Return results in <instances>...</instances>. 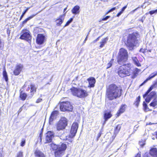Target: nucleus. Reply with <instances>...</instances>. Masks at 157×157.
<instances>
[{
	"label": "nucleus",
	"instance_id": "1",
	"mask_svg": "<svg viewBox=\"0 0 157 157\" xmlns=\"http://www.w3.org/2000/svg\"><path fill=\"white\" fill-rule=\"evenodd\" d=\"M122 89L115 84L110 85L107 88L106 97L109 100H112L120 97L121 95Z\"/></svg>",
	"mask_w": 157,
	"mask_h": 157
},
{
	"label": "nucleus",
	"instance_id": "2",
	"mask_svg": "<svg viewBox=\"0 0 157 157\" xmlns=\"http://www.w3.org/2000/svg\"><path fill=\"white\" fill-rule=\"evenodd\" d=\"M50 145L52 149L56 150L55 152V155L56 157H60L63 155L67 147L66 144L64 143L57 145L52 143Z\"/></svg>",
	"mask_w": 157,
	"mask_h": 157
},
{
	"label": "nucleus",
	"instance_id": "3",
	"mask_svg": "<svg viewBox=\"0 0 157 157\" xmlns=\"http://www.w3.org/2000/svg\"><path fill=\"white\" fill-rule=\"evenodd\" d=\"M131 64L127 63L120 67L117 71L119 76L121 78H123L131 75L132 71L131 69Z\"/></svg>",
	"mask_w": 157,
	"mask_h": 157
},
{
	"label": "nucleus",
	"instance_id": "4",
	"mask_svg": "<svg viewBox=\"0 0 157 157\" xmlns=\"http://www.w3.org/2000/svg\"><path fill=\"white\" fill-rule=\"evenodd\" d=\"M70 90L73 96L79 98H85L88 95L87 90L82 88L73 87L70 89Z\"/></svg>",
	"mask_w": 157,
	"mask_h": 157
},
{
	"label": "nucleus",
	"instance_id": "5",
	"mask_svg": "<svg viewBox=\"0 0 157 157\" xmlns=\"http://www.w3.org/2000/svg\"><path fill=\"white\" fill-rule=\"evenodd\" d=\"M128 58V52L127 50L121 48L120 49L117 58V62L120 64H122L127 60Z\"/></svg>",
	"mask_w": 157,
	"mask_h": 157
},
{
	"label": "nucleus",
	"instance_id": "6",
	"mask_svg": "<svg viewBox=\"0 0 157 157\" xmlns=\"http://www.w3.org/2000/svg\"><path fill=\"white\" fill-rule=\"evenodd\" d=\"M139 36V34L136 32H133L132 34H129L127 40L128 45L132 48L136 46L137 43V38Z\"/></svg>",
	"mask_w": 157,
	"mask_h": 157
},
{
	"label": "nucleus",
	"instance_id": "7",
	"mask_svg": "<svg viewBox=\"0 0 157 157\" xmlns=\"http://www.w3.org/2000/svg\"><path fill=\"white\" fill-rule=\"evenodd\" d=\"M67 121L66 118L62 117L56 124L57 130L59 131L65 129L67 125Z\"/></svg>",
	"mask_w": 157,
	"mask_h": 157
},
{
	"label": "nucleus",
	"instance_id": "8",
	"mask_svg": "<svg viewBox=\"0 0 157 157\" xmlns=\"http://www.w3.org/2000/svg\"><path fill=\"white\" fill-rule=\"evenodd\" d=\"M60 109L61 111L63 112L71 111L73 110V107L69 101H64L61 103Z\"/></svg>",
	"mask_w": 157,
	"mask_h": 157
},
{
	"label": "nucleus",
	"instance_id": "9",
	"mask_svg": "<svg viewBox=\"0 0 157 157\" xmlns=\"http://www.w3.org/2000/svg\"><path fill=\"white\" fill-rule=\"evenodd\" d=\"M21 34L20 37V39L25 40L28 41H31V36L29 30L26 29L23 30L21 32Z\"/></svg>",
	"mask_w": 157,
	"mask_h": 157
},
{
	"label": "nucleus",
	"instance_id": "10",
	"mask_svg": "<svg viewBox=\"0 0 157 157\" xmlns=\"http://www.w3.org/2000/svg\"><path fill=\"white\" fill-rule=\"evenodd\" d=\"M78 124L77 122H74L72 124L69 134V137L70 138H72L75 136L78 128Z\"/></svg>",
	"mask_w": 157,
	"mask_h": 157
},
{
	"label": "nucleus",
	"instance_id": "11",
	"mask_svg": "<svg viewBox=\"0 0 157 157\" xmlns=\"http://www.w3.org/2000/svg\"><path fill=\"white\" fill-rule=\"evenodd\" d=\"M45 36L42 34H38L36 39V43L39 44H41L44 42Z\"/></svg>",
	"mask_w": 157,
	"mask_h": 157
},
{
	"label": "nucleus",
	"instance_id": "12",
	"mask_svg": "<svg viewBox=\"0 0 157 157\" xmlns=\"http://www.w3.org/2000/svg\"><path fill=\"white\" fill-rule=\"evenodd\" d=\"M23 68V65L21 64H17L13 71V74L15 75H18L20 73Z\"/></svg>",
	"mask_w": 157,
	"mask_h": 157
},
{
	"label": "nucleus",
	"instance_id": "13",
	"mask_svg": "<svg viewBox=\"0 0 157 157\" xmlns=\"http://www.w3.org/2000/svg\"><path fill=\"white\" fill-rule=\"evenodd\" d=\"M54 137V133L51 131H48L46 134L45 143L50 142L52 141V138Z\"/></svg>",
	"mask_w": 157,
	"mask_h": 157
},
{
	"label": "nucleus",
	"instance_id": "14",
	"mask_svg": "<svg viewBox=\"0 0 157 157\" xmlns=\"http://www.w3.org/2000/svg\"><path fill=\"white\" fill-rule=\"evenodd\" d=\"M155 98H157L156 93L155 91H152L148 95L145 101L147 102H149L152 99H154Z\"/></svg>",
	"mask_w": 157,
	"mask_h": 157
},
{
	"label": "nucleus",
	"instance_id": "15",
	"mask_svg": "<svg viewBox=\"0 0 157 157\" xmlns=\"http://www.w3.org/2000/svg\"><path fill=\"white\" fill-rule=\"evenodd\" d=\"M87 80L88 81L89 84L88 87H94V84L96 82L95 78L94 77H91L88 78Z\"/></svg>",
	"mask_w": 157,
	"mask_h": 157
},
{
	"label": "nucleus",
	"instance_id": "16",
	"mask_svg": "<svg viewBox=\"0 0 157 157\" xmlns=\"http://www.w3.org/2000/svg\"><path fill=\"white\" fill-rule=\"evenodd\" d=\"M65 15H61L59 16V18L56 20V25L57 26H59L63 22L64 18Z\"/></svg>",
	"mask_w": 157,
	"mask_h": 157
},
{
	"label": "nucleus",
	"instance_id": "17",
	"mask_svg": "<svg viewBox=\"0 0 157 157\" xmlns=\"http://www.w3.org/2000/svg\"><path fill=\"white\" fill-rule=\"evenodd\" d=\"M58 114V112L57 111H54L52 113L49 118L50 123L52 122L54 119L56 118V117Z\"/></svg>",
	"mask_w": 157,
	"mask_h": 157
},
{
	"label": "nucleus",
	"instance_id": "18",
	"mask_svg": "<svg viewBox=\"0 0 157 157\" xmlns=\"http://www.w3.org/2000/svg\"><path fill=\"white\" fill-rule=\"evenodd\" d=\"M149 153L152 157H157V148H152L150 150Z\"/></svg>",
	"mask_w": 157,
	"mask_h": 157
},
{
	"label": "nucleus",
	"instance_id": "19",
	"mask_svg": "<svg viewBox=\"0 0 157 157\" xmlns=\"http://www.w3.org/2000/svg\"><path fill=\"white\" fill-rule=\"evenodd\" d=\"M127 105H122L121 106L120 109L117 112V116H119L120 115L124 112L125 111Z\"/></svg>",
	"mask_w": 157,
	"mask_h": 157
},
{
	"label": "nucleus",
	"instance_id": "20",
	"mask_svg": "<svg viewBox=\"0 0 157 157\" xmlns=\"http://www.w3.org/2000/svg\"><path fill=\"white\" fill-rule=\"evenodd\" d=\"M157 75V71L154 72L150 75L145 80L143 84L146 83L148 80H150L151 79L154 78Z\"/></svg>",
	"mask_w": 157,
	"mask_h": 157
},
{
	"label": "nucleus",
	"instance_id": "21",
	"mask_svg": "<svg viewBox=\"0 0 157 157\" xmlns=\"http://www.w3.org/2000/svg\"><path fill=\"white\" fill-rule=\"evenodd\" d=\"M35 155L36 157H45L44 154L38 150H36L35 152Z\"/></svg>",
	"mask_w": 157,
	"mask_h": 157
},
{
	"label": "nucleus",
	"instance_id": "22",
	"mask_svg": "<svg viewBox=\"0 0 157 157\" xmlns=\"http://www.w3.org/2000/svg\"><path fill=\"white\" fill-rule=\"evenodd\" d=\"M80 7L76 6H75L71 10L72 13L74 14H78L79 13Z\"/></svg>",
	"mask_w": 157,
	"mask_h": 157
},
{
	"label": "nucleus",
	"instance_id": "23",
	"mask_svg": "<svg viewBox=\"0 0 157 157\" xmlns=\"http://www.w3.org/2000/svg\"><path fill=\"white\" fill-rule=\"evenodd\" d=\"M112 116L111 113H106L104 114V118L105 119V121L104 123H105V122L107 120L110 118Z\"/></svg>",
	"mask_w": 157,
	"mask_h": 157
},
{
	"label": "nucleus",
	"instance_id": "24",
	"mask_svg": "<svg viewBox=\"0 0 157 157\" xmlns=\"http://www.w3.org/2000/svg\"><path fill=\"white\" fill-rule=\"evenodd\" d=\"M155 85V84L150 87L148 90L146 92L145 94L143 95V98H145L148 95L149 93L152 90Z\"/></svg>",
	"mask_w": 157,
	"mask_h": 157
},
{
	"label": "nucleus",
	"instance_id": "25",
	"mask_svg": "<svg viewBox=\"0 0 157 157\" xmlns=\"http://www.w3.org/2000/svg\"><path fill=\"white\" fill-rule=\"evenodd\" d=\"M155 85V84L150 87L148 90L146 92L145 94L143 95V98H145L148 95L149 93L152 90Z\"/></svg>",
	"mask_w": 157,
	"mask_h": 157
},
{
	"label": "nucleus",
	"instance_id": "26",
	"mask_svg": "<svg viewBox=\"0 0 157 157\" xmlns=\"http://www.w3.org/2000/svg\"><path fill=\"white\" fill-rule=\"evenodd\" d=\"M155 85V84L150 87L148 90L146 92L145 94L143 95V98H145L148 95L149 93L152 90Z\"/></svg>",
	"mask_w": 157,
	"mask_h": 157
},
{
	"label": "nucleus",
	"instance_id": "27",
	"mask_svg": "<svg viewBox=\"0 0 157 157\" xmlns=\"http://www.w3.org/2000/svg\"><path fill=\"white\" fill-rule=\"evenodd\" d=\"M108 40V38L107 37L103 39L102 41L100 42L101 45H100V47L101 48H102L106 43Z\"/></svg>",
	"mask_w": 157,
	"mask_h": 157
},
{
	"label": "nucleus",
	"instance_id": "28",
	"mask_svg": "<svg viewBox=\"0 0 157 157\" xmlns=\"http://www.w3.org/2000/svg\"><path fill=\"white\" fill-rule=\"evenodd\" d=\"M157 105V98L154 99L153 101L150 103V105L153 107H155Z\"/></svg>",
	"mask_w": 157,
	"mask_h": 157
},
{
	"label": "nucleus",
	"instance_id": "29",
	"mask_svg": "<svg viewBox=\"0 0 157 157\" xmlns=\"http://www.w3.org/2000/svg\"><path fill=\"white\" fill-rule=\"evenodd\" d=\"M121 128V125L118 124L115 128L114 129V133L116 134H117L120 131Z\"/></svg>",
	"mask_w": 157,
	"mask_h": 157
},
{
	"label": "nucleus",
	"instance_id": "30",
	"mask_svg": "<svg viewBox=\"0 0 157 157\" xmlns=\"http://www.w3.org/2000/svg\"><path fill=\"white\" fill-rule=\"evenodd\" d=\"M30 88L31 89V93L33 92V94L34 92H35L36 91V88L35 87V85L33 84H32L30 85ZM32 95H33V94H31Z\"/></svg>",
	"mask_w": 157,
	"mask_h": 157
},
{
	"label": "nucleus",
	"instance_id": "31",
	"mask_svg": "<svg viewBox=\"0 0 157 157\" xmlns=\"http://www.w3.org/2000/svg\"><path fill=\"white\" fill-rule=\"evenodd\" d=\"M27 97V95L26 94L23 93L22 92H21L20 97L22 100H25Z\"/></svg>",
	"mask_w": 157,
	"mask_h": 157
},
{
	"label": "nucleus",
	"instance_id": "32",
	"mask_svg": "<svg viewBox=\"0 0 157 157\" xmlns=\"http://www.w3.org/2000/svg\"><path fill=\"white\" fill-rule=\"evenodd\" d=\"M3 75L6 82L8 81V77L7 72L5 70H4L3 72Z\"/></svg>",
	"mask_w": 157,
	"mask_h": 157
},
{
	"label": "nucleus",
	"instance_id": "33",
	"mask_svg": "<svg viewBox=\"0 0 157 157\" xmlns=\"http://www.w3.org/2000/svg\"><path fill=\"white\" fill-rule=\"evenodd\" d=\"M36 14H34V15H33L30 16L29 17L27 18V19H26L24 21L22 22V24H25L29 20H30L31 19L33 18Z\"/></svg>",
	"mask_w": 157,
	"mask_h": 157
},
{
	"label": "nucleus",
	"instance_id": "34",
	"mask_svg": "<svg viewBox=\"0 0 157 157\" xmlns=\"http://www.w3.org/2000/svg\"><path fill=\"white\" fill-rule=\"evenodd\" d=\"M139 145L141 147H143L145 144V140H142L139 142Z\"/></svg>",
	"mask_w": 157,
	"mask_h": 157
},
{
	"label": "nucleus",
	"instance_id": "35",
	"mask_svg": "<svg viewBox=\"0 0 157 157\" xmlns=\"http://www.w3.org/2000/svg\"><path fill=\"white\" fill-rule=\"evenodd\" d=\"M113 59H111L110 61L109 62V63H108L107 66V67L106 68L107 69L108 68H110V67H111L113 64Z\"/></svg>",
	"mask_w": 157,
	"mask_h": 157
},
{
	"label": "nucleus",
	"instance_id": "36",
	"mask_svg": "<svg viewBox=\"0 0 157 157\" xmlns=\"http://www.w3.org/2000/svg\"><path fill=\"white\" fill-rule=\"evenodd\" d=\"M140 97L139 96L138 98H136V102L134 103L135 105L137 106H138L140 101Z\"/></svg>",
	"mask_w": 157,
	"mask_h": 157
},
{
	"label": "nucleus",
	"instance_id": "37",
	"mask_svg": "<svg viewBox=\"0 0 157 157\" xmlns=\"http://www.w3.org/2000/svg\"><path fill=\"white\" fill-rule=\"evenodd\" d=\"M73 20V18H71L67 22L65 25V26H67L68 25L70 24L72 21Z\"/></svg>",
	"mask_w": 157,
	"mask_h": 157
},
{
	"label": "nucleus",
	"instance_id": "38",
	"mask_svg": "<svg viewBox=\"0 0 157 157\" xmlns=\"http://www.w3.org/2000/svg\"><path fill=\"white\" fill-rule=\"evenodd\" d=\"M29 9V8H28L26 10L23 12V13H22V14L21 15V16L20 17V21L23 18V17L24 15L27 12V11H28V10Z\"/></svg>",
	"mask_w": 157,
	"mask_h": 157
},
{
	"label": "nucleus",
	"instance_id": "39",
	"mask_svg": "<svg viewBox=\"0 0 157 157\" xmlns=\"http://www.w3.org/2000/svg\"><path fill=\"white\" fill-rule=\"evenodd\" d=\"M4 43L1 41V39L0 38V49L4 47Z\"/></svg>",
	"mask_w": 157,
	"mask_h": 157
},
{
	"label": "nucleus",
	"instance_id": "40",
	"mask_svg": "<svg viewBox=\"0 0 157 157\" xmlns=\"http://www.w3.org/2000/svg\"><path fill=\"white\" fill-rule=\"evenodd\" d=\"M17 157H23V152L21 151L18 152L17 154Z\"/></svg>",
	"mask_w": 157,
	"mask_h": 157
},
{
	"label": "nucleus",
	"instance_id": "41",
	"mask_svg": "<svg viewBox=\"0 0 157 157\" xmlns=\"http://www.w3.org/2000/svg\"><path fill=\"white\" fill-rule=\"evenodd\" d=\"M143 105L144 107V111H147V104L144 102L143 103Z\"/></svg>",
	"mask_w": 157,
	"mask_h": 157
},
{
	"label": "nucleus",
	"instance_id": "42",
	"mask_svg": "<svg viewBox=\"0 0 157 157\" xmlns=\"http://www.w3.org/2000/svg\"><path fill=\"white\" fill-rule=\"evenodd\" d=\"M151 15H152L154 13H157V9L151 11L149 12Z\"/></svg>",
	"mask_w": 157,
	"mask_h": 157
},
{
	"label": "nucleus",
	"instance_id": "43",
	"mask_svg": "<svg viewBox=\"0 0 157 157\" xmlns=\"http://www.w3.org/2000/svg\"><path fill=\"white\" fill-rule=\"evenodd\" d=\"M132 74H133V75L132 76L131 78H132L134 79L136 76L137 73L136 72L133 73V71H132V73L131 74V75Z\"/></svg>",
	"mask_w": 157,
	"mask_h": 157
},
{
	"label": "nucleus",
	"instance_id": "44",
	"mask_svg": "<svg viewBox=\"0 0 157 157\" xmlns=\"http://www.w3.org/2000/svg\"><path fill=\"white\" fill-rule=\"evenodd\" d=\"M134 63L138 67H139L141 66L138 60L136 61V62H135Z\"/></svg>",
	"mask_w": 157,
	"mask_h": 157
},
{
	"label": "nucleus",
	"instance_id": "45",
	"mask_svg": "<svg viewBox=\"0 0 157 157\" xmlns=\"http://www.w3.org/2000/svg\"><path fill=\"white\" fill-rule=\"evenodd\" d=\"M25 143V140H23L22 141L21 143V145L22 146H23Z\"/></svg>",
	"mask_w": 157,
	"mask_h": 157
},
{
	"label": "nucleus",
	"instance_id": "46",
	"mask_svg": "<svg viewBox=\"0 0 157 157\" xmlns=\"http://www.w3.org/2000/svg\"><path fill=\"white\" fill-rule=\"evenodd\" d=\"M110 17V16H106L105 17L103 18L102 19V21H105L108 19Z\"/></svg>",
	"mask_w": 157,
	"mask_h": 157
},
{
	"label": "nucleus",
	"instance_id": "47",
	"mask_svg": "<svg viewBox=\"0 0 157 157\" xmlns=\"http://www.w3.org/2000/svg\"><path fill=\"white\" fill-rule=\"evenodd\" d=\"M132 59L134 63L138 60L136 57H133Z\"/></svg>",
	"mask_w": 157,
	"mask_h": 157
},
{
	"label": "nucleus",
	"instance_id": "48",
	"mask_svg": "<svg viewBox=\"0 0 157 157\" xmlns=\"http://www.w3.org/2000/svg\"><path fill=\"white\" fill-rule=\"evenodd\" d=\"M42 99L40 98H38L36 100V103H40L42 101Z\"/></svg>",
	"mask_w": 157,
	"mask_h": 157
},
{
	"label": "nucleus",
	"instance_id": "49",
	"mask_svg": "<svg viewBox=\"0 0 157 157\" xmlns=\"http://www.w3.org/2000/svg\"><path fill=\"white\" fill-rule=\"evenodd\" d=\"M60 139H61L63 140H66L67 139V136H65L63 138V137L62 136H61Z\"/></svg>",
	"mask_w": 157,
	"mask_h": 157
},
{
	"label": "nucleus",
	"instance_id": "50",
	"mask_svg": "<svg viewBox=\"0 0 157 157\" xmlns=\"http://www.w3.org/2000/svg\"><path fill=\"white\" fill-rule=\"evenodd\" d=\"M127 6H124L122 9L121 11V12L122 13L123 12V11L124 10H125V9L127 8Z\"/></svg>",
	"mask_w": 157,
	"mask_h": 157
},
{
	"label": "nucleus",
	"instance_id": "51",
	"mask_svg": "<svg viewBox=\"0 0 157 157\" xmlns=\"http://www.w3.org/2000/svg\"><path fill=\"white\" fill-rule=\"evenodd\" d=\"M135 157H141V153H138Z\"/></svg>",
	"mask_w": 157,
	"mask_h": 157
},
{
	"label": "nucleus",
	"instance_id": "52",
	"mask_svg": "<svg viewBox=\"0 0 157 157\" xmlns=\"http://www.w3.org/2000/svg\"><path fill=\"white\" fill-rule=\"evenodd\" d=\"M115 9H116L115 7L113 8H112L110 10H109L108 11V12H112V11H113V10H115Z\"/></svg>",
	"mask_w": 157,
	"mask_h": 157
},
{
	"label": "nucleus",
	"instance_id": "53",
	"mask_svg": "<svg viewBox=\"0 0 157 157\" xmlns=\"http://www.w3.org/2000/svg\"><path fill=\"white\" fill-rule=\"evenodd\" d=\"M101 135V132H100L98 133V136H97V140H98V139L100 137Z\"/></svg>",
	"mask_w": 157,
	"mask_h": 157
},
{
	"label": "nucleus",
	"instance_id": "54",
	"mask_svg": "<svg viewBox=\"0 0 157 157\" xmlns=\"http://www.w3.org/2000/svg\"><path fill=\"white\" fill-rule=\"evenodd\" d=\"M145 50L144 49H143V48H141L140 50V51L141 52H142L143 53H144L145 52Z\"/></svg>",
	"mask_w": 157,
	"mask_h": 157
},
{
	"label": "nucleus",
	"instance_id": "55",
	"mask_svg": "<svg viewBox=\"0 0 157 157\" xmlns=\"http://www.w3.org/2000/svg\"><path fill=\"white\" fill-rule=\"evenodd\" d=\"M138 127V126H136L134 127V132H135L136 131V129H137Z\"/></svg>",
	"mask_w": 157,
	"mask_h": 157
},
{
	"label": "nucleus",
	"instance_id": "56",
	"mask_svg": "<svg viewBox=\"0 0 157 157\" xmlns=\"http://www.w3.org/2000/svg\"><path fill=\"white\" fill-rule=\"evenodd\" d=\"M99 37H98V38H97L96 40H94L93 41V43H96L97 41H98V40H99Z\"/></svg>",
	"mask_w": 157,
	"mask_h": 157
},
{
	"label": "nucleus",
	"instance_id": "57",
	"mask_svg": "<svg viewBox=\"0 0 157 157\" xmlns=\"http://www.w3.org/2000/svg\"><path fill=\"white\" fill-rule=\"evenodd\" d=\"M122 13L120 11V12L118 13L117 14V16L119 17L121 15V14Z\"/></svg>",
	"mask_w": 157,
	"mask_h": 157
},
{
	"label": "nucleus",
	"instance_id": "58",
	"mask_svg": "<svg viewBox=\"0 0 157 157\" xmlns=\"http://www.w3.org/2000/svg\"><path fill=\"white\" fill-rule=\"evenodd\" d=\"M22 110V107H21L20 109L19 110V112H21Z\"/></svg>",
	"mask_w": 157,
	"mask_h": 157
},
{
	"label": "nucleus",
	"instance_id": "59",
	"mask_svg": "<svg viewBox=\"0 0 157 157\" xmlns=\"http://www.w3.org/2000/svg\"><path fill=\"white\" fill-rule=\"evenodd\" d=\"M87 36H86V38H85L84 41H86L87 39Z\"/></svg>",
	"mask_w": 157,
	"mask_h": 157
},
{
	"label": "nucleus",
	"instance_id": "60",
	"mask_svg": "<svg viewBox=\"0 0 157 157\" xmlns=\"http://www.w3.org/2000/svg\"><path fill=\"white\" fill-rule=\"evenodd\" d=\"M156 138L157 139V132H156Z\"/></svg>",
	"mask_w": 157,
	"mask_h": 157
},
{
	"label": "nucleus",
	"instance_id": "61",
	"mask_svg": "<svg viewBox=\"0 0 157 157\" xmlns=\"http://www.w3.org/2000/svg\"><path fill=\"white\" fill-rule=\"evenodd\" d=\"M67 9V8H65L64 10V12Z\"/></svg>",
	"mask_w": 157,
	"mask_h": 157
},
{
	"label": "nucleus",
	"instance_id": "62",
	"mask_svg": "<svg viewBox=\"0 0 157 157\" xmlns=\"http://www.w3.org/2000/svg\"><path fill=\"white\" fill-rule=\"evenodd\" d=\"M89 35V33H88L87 35L86 36H87V37H88V36Z\"/></svg>",
	"mask_w": 157,
	"mask_h": 157
},
{
	"label": "nucleus",
	"instance_id": "63",
	"mask_svg": "<svg viewBox=\"0 0 157 157\" xmlns=\"http://www.w3.org/2000/svg\"><path fill=\"white\" fill-rule=\"evenodd\" d=\"M109 13V12H108H108H107L106 13V14H108Z\"/></svg>",
	"mask_w": 157,
	"mask_h": 157
},
{
	"label": "nucleus",
	"instance_id": "64",
	"mask_svg": "<svg viewBox=\"0 0 157 157\" xmlns=\"http://www.w3.org/2000/svg\"><path fill=\"white\" fill-rule=\"evenodd\" d=\"M155 85H157V82H155Z\"/></svg>",
	"mask_w": 157,
	"mask_h": 157
}]
</instances>
